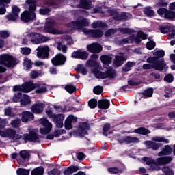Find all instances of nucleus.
<instances>
[{
	"mask_svg": "<svg viewBox=\"0 0 175 175\" xmlns=\"http://www.w3.org/2000/svg\"><path fill=\"white\" fill-rule=\"evenodd\" d=\"M25 10L21 14V20L24 23L33 21L36 18V2L33 0H26L24 5Z\"/></svg>",
	"mask_w": 175,
	"mask_h": 175,
	"instance_id": "1",
	"label": "nucleus"
},
{
	"mask_svg": "<svg viewBox=\"0 0 175 175\" xmlns=\"http://www.w3.org/2000/svg\"><path fill=\"white\" fill-rule=\"evenodd\" d=\"M8 122L5 120H2L0 121V136L1 137H9L12 139L14 142H17L19 139H21V135L16 133V130L12 129H7L5 131L3 129L6 126Z\"/></svg>",
	"mask_w": 175,
	"mask_h": 175,
	"instance_id": "2",
	"label": "nucleus"
},
{
	"mask_svg": "<svg viewBox=\"0 0 175 175\" xmlns=\"http://www.w3.org/2000/svg\"><path fill=\"white\" fill-rule=\"evenodd\" d=\"M91 71L96 79H113L116 76V71L111 67H109L105 72L99 71L96 68H92Z\"/></svg>",
	"mask_w": 175,
	"mask_h": 175,
	"instance_id": "3",
	"label": "nucleus"
},
{
	"mask_svg": "<svg viewBox=\"0 0 175 175\" xmlns=\"http://www.w3.org/2000/svg\"><path fill=\"white\" fill-rule=\"evenodd\" d=\"M54 25H55V21H54V19L47 18L44 26L46 32L52 33L53 35H62L64 31L53 28V27H54Z\"/></svg>",
	"mask_w": 175,
	"mask_h": 175,
	"instance_id": "4",
	"label": "nucleus"
},
{
	"mask_svg": "<svg viewBox=\"0 0 175 175\" xmlns=\"http://www.w3.org/2000/svg\"><path fill=\"white\" fill-rule=\"evenodd\" d=\"M146 62L148 64H144L142 66L143 69H154V70H159V72H162L163 64L158 65L157 62V58H151L148 57L146 59Z\"/></svg>",
	"mask_w": 175,
	"mask_h": 175,
	"instance_id": "5",
	"label": "nucleus"
},
{
	"mask_svg": "<svg viewBox=\"0 0 175 175\" xmlns=\"http://www.w3.org/2000/svg\"><path fill=\"white\" fill-rule=\"evenodd\" d=\"M0 64L7 68H14V66L16 65V59L7 54L0 55Z\"/></svg>",
	"mask_w": 175,
	"mask_h": 175,
	"instance_id": "6",
	"label": "nucleus"
},
{
	"mask_svg": "<svg viewBox=\"0 0 175 175\" xmlns=\"http://www.w3.org/2000/svg\"><path fill=\"white\" fill-rule=\"evenodd\" d=\"M33 90H36V94H46L47 85L44 83H33L32 81H29V92Z\"/></svg>",
	"mask_w": 175,
	"mask_h": 175,
	"instance_id": "7",
	"label": "nucleus"
},
{
	"mask_svg": "<svg viewBox=\"0 0 175 175\" xmlns=\"http://www.w3.org/2000/svg\"><path fill=\"white\" fill-rule=\"evenodd\" d=\"M37 57L41 59H46L50 55V48L49 46H40L37 48Z\"/></svg>",
	"mask_w": 175,
	"mask_h": 175,
	"instance_id": "8",
	"label": "nucleus"
},
{
	"mask_svg": "<svg viewBox=\"0 0 175 175\" xmlns=\"http://www.w3.org/2000/svg\"><path fill=\"white\" fill-rule=\"evenodd\" d=\"M83 32L89 38H96L99 39L103 36V31L100 29H88L87 28L83 29Z\"/></svg>",
	"mask_w": 175,
	"mask_h": 175,
	"instance_id": "9",
	"label": "nucleus"
},
{
	"mask_svg": "<svg viewBox=\"0 0 175 175\" xmlns=\"http://www.w3.org/2000/svg\"><path fill=\"white\" fill-rule=\"evenodd\" d=\"M71 6H76L77 8H81L82 9H90L91 1L89 0H70Z\"/></svg>",
	"mask_w": 175,
	"mask_h": 175,
	"instance_id": "10",
	"label": "nucleus"
},
{
	"mask_svg": "<svg viewBox=\"0 0 175 175\" xmlns=\"http://www.w3.org/2000/svg\"><path fill=\"white\" fill-rule=\"evenodd\" d=\"M40 124L43 125L44 128L40 129V131L42 135H47L51 132L53 124L46 118H42L40 120Z\"/></svg>",
	"mask_w": 175,
	"mask_h": 175,
	"instance_id": "11",
	"label": "nucleus"
},
{
	"mask_svg": "<svg viewBox=\"0 0 175 175\" xmlns=\"http://www.w3.org/2000/svg\"><path fill=\"white\" fill-rule=\"evenodd\" d=\"M154 57L151 58H156L157 62V65H163L162 70H163V68L165 66H166V64H165V59L162 58L165 56V51H158L153 53Z\"/></svg>",
	"mask_w": 175,
	"mask_h": 175,
	"instance_id": "12",
	"label": "nucleus"
},
{
	"mask_svg": "<svg viewBox=\"0 0 175 175\" xmlns=\"http://www.w3.org/2000/svg\"><path fill=\"white\" fill-rule=\"evenodd\" d=\"M128 59V55L124 53H120L119 55L115 56V59L113 60V65L118 68L121 66V65H124V61Z\"/></svg>",
	"mask_w": 175,
	"mask_h": 175,
	"instance_id": "13",
	"label": "nucleus"
},
{
	"mask_svg": "<svg viewBox=\"0 0 175 175\" xmlns=\"http://www.w3.org/2000/svg\"><path fill=\"white\" fill-rule=\"evenodd\" d=\"M65 61H66V57L61 53L56 55L55 57L51 59V62L54 66L64 65V64H65Z\"/></svg>",
	"mask_w": 175,
	"mask_h": 175,
	"instance_id": "14",
	"label": "nucleus"
},
{
	"mask_svg": "<svg viewBox=\"0 0 175 175\" xmlns=\"http://www.w3.org/2000/svg\"><path fill=\"white\" fill-rule=\"evenodd\" d=\"M44 106V103L37 101L31 106V110L32 113H34V114H42V113H43Z\"/></svg>",
	"mask_w": 175,
	"mask_h": 175,
	"instance_id": "15",
	"label": "nucleus"
},
{
	"mask_svg": "<svg viewBox=\"0 0 175 175\" xmlns=\"http://www.w3.org/2000/svg\"><path fill=\"white\" fill-rule=\"evenodd\" d=\"M19 165H24L27 161H29V153L27 150H21L19 152V157L17 159Z\"/></svg>",
	"mask_w": 175,
	"mask_h": 175,
	"instance_id": "16",
	"label": "nucleus"
},
{
	"mask_svg": "<svg viewBox=\"0 0 175 175\" xmlns=\"http://www.w3.org/2000/svg\"><path fill=\"white\" fill-rule=\"evenodd\" d=\"M88 25H90L88 19H83L77 22L73 21L70 23V26L74 29H80L82 27H88Z\"/></svg>",
	"mask_w": 175,
	"mask_h": 175,
	"instance_id": "17",
	"label": "nucleus"
},
{
	"mask_svg": "<svg viewBox=\"0 0 175 175\" xmlns=\"http://www.w3.org/2000/svg\"><path fill=\"white\" fill-rule=\"evenodd\" d=\"M89 53H93V54H99L102 51V46L99 43H92L87 46Z\"/></svg>",
	"mask_w": 175,
	"mask_h": 175,
	"instance_id": "18",
	"label": "nucleus"
},
{
	"mask_svg": "<svg viewBox=\"0 0 175 175\" xmlns=\"http://www.w3.org/2000/svg\"><path fill=\"white\" fill-rule=\"evenodd\" d=\"M23 140H29V142H33V143H40L39 136L33 132H31L29 134H24Z\"/></svg>",
	"mask_w": 175,
	"mask_h": 175,
	"instance_id": "19",
	"label": "nucleus"
},
{
	"mask_svg": "<svg viewBox=\"0 0 175 175\" xmlns=\"http://www.w3.org/2000/svg\"><path fill=\"white\" fill-rule=\"evenodd\" d=\"M71 57L79 59H88V52L77 50L72 53Z\"/></svg>",
	"mask_w": 175,
	"mask_h": 175,
	"instance_id": "20",
	"label": "nucleus"
},
{
	"mask_svg": "<svg viewBox=\"0 0 175 175\" xmlns=\"http://www.w3.org/2000/svg\"><path fill=\"white\" fill-rule=\"evenodd\" d=\"M88 129H90L88 124H87L86 122H83L80 124L77 131V134L81 137H84V136L88 135V132L87 131Z\"/></svg>",
	"mask_w": 175,
	"mask_h": 175,
	"instance_id": "21",
	"label": "nucleus"
},
{
	"mask_svg": "<svg viewBox=\"0 0 175 175\" xmlns=\"http://www.w3.org/2000/svg\"><path fill=\"white\" fill-rule=\"evenodd\" d=\"M172 161H173V157L172 156L159 157L156 159V162L159 166H162L163 165H169Z\"/></svg>",
	"mask_w": 175,
	"mask_h": 175,
	"instance_id": "22",
	"label": "nucleus"
},
{
	"mask_svg": "<svg viewBox=\"0 0 175 175\" xmlns=\"http://www.w3.org/2000/svg\"><path fill=\"white\" fill-rule=\"evenodd\" d=\"M33 113L30 111H25L21 113L22 122H28V121H32L34 118Z\"/></svg>",
	"mask_w": 175,
	"mask_h": 175,
	"instance_id": "23",
	"label": "nucleus"
},
{
	"mask_svg": "<svg viewBox=\"0 0 175 175\" xmlns=\"http://www.w3.org/2000/svg\"><path fill=\"white\" fill-rule=\"evenodd\" d=\"M77 121V119L75 118L72 115H70L65 120L64 122V126L66 129L69 131L70 129H72L73 128V126H72V122H76Z\"/></svg>",
	"mask_w": 175,
	"mask_h": 175,
	"instance_id": "24",
	"label": "nucleus"
},
{
	"mask_svg": "<svg viewBox=\"0 0 175 175\" xmlns=\"http://www.w3.org/2000/svg\"><path fill=\"white\" fill-rule=\"evenodd\" d=\"M13 91H22V92H29V81L25 83L22 85H15L13 87Z\"/></svg>",
	"mask_w": 175,
	"mask_h": 175,
	"instance_id": "25",
	"label": "nucleus"
},
{
	"mask_svg": "<svg viewBox=\"0 0 175 175\" xmlns=\"http://www.w3.org/2000/svg\"><path fill=\"white\" fill-rule=\"evenodd\" d=\"M170 9L172 11H169L167 10V12L165 13V18H168L169 20H172V18H175V2L170 4Z\"/></svg>",
	"mask_w": 175,
	"mask_h": 175,
	"instance_id": "26",
	"label": "nucleus"
},
{
	"mask_svg": "<svg viewBox=\"0 0 175 175\" xmlns=\"http://www.w3.org/2000/svg\"><path fill=\"white\" fill-rule=\"evenodd\" d=\"M40 37V34L38 33L31 32L27 35V38L33 43V44H38L39 38Z\"/></svg>",
	"mask_w": 175,
	"mask_h": 175,
	"instance_id": "27",
	"label": "nucleus"
},
{
	"mask_svg": "<svg viewBox=\"0 0 175 175\" xmlns=\"http://www.w3.org/2000/svg\"><path fill=\"white\" fill-rule=\"evenodd\" d=\"M98 109H103V110H107L110 107V100L107 99H102L98 101Z\"/></svg>",
	"mask_w": 175,
	"mask_h": 175,
	"instance_id": "28",
	"label": "nucleus"
},
{
	"mask_svg": "<svg viewBox=\"0 0 175 175\" xmlns=\"http://www.w3.org/2000/svg\"><path fill=\"white\" fill-rule=\"evenodd\" d=\"M64 120H65V115L59 114V116L53 120L57 128L64 127Z\"/></svg>",
	"mask_w": 175,
	"mask_h": 175,
	"instance_id": "29",
	"label": "nucleus"
},
{
	"mask_svg": "<svg viewBox=\"0 0 175 175\" xmlns=\"http://www.w3.org/2000/svg\"><path fill=\"white\" fill-rule=\"evenodd\" d=\"M173 152V149L170 146L165 145L164 148L158 153V157H163L165 155H170Z\"/></svg>",
	"mask_w": 175,
	"mask_h": 175,
	"instance_id": "30",
	"label": "nucleus"
},
{
	"mask_svg": "<svg viewBox=\"0 0 175 175\" xmlns=\"http://www.w3.org/2000/svg\"><path fill=\"white\" fill-rule=\"evenodd\" d=\"M109 13L110 16L113 17V20H116V21L124 20V16L122 14L120 15L118 11L116 10H109Z\"/></svg>",
	"mask_w": 175,
	"mask_h": 175,
	"instance_id": "31",
	"label": "nucleus"
},
{
	"mask_svg": "<svg viewBox=\"0 0 175 175\" xmlns=\"http://www.w3.org/2000/svg\"><path fill=\"white\" fill-rule=\"evenodd\" d=\"M79 166L76 165H71L70 167H68L67 168H65L63 174L64 175H71L73 174V173H76L78 170H79Z\"/></svg>",
	"mask_w": 175,
	"mask_h": 175,
	"instance_id": "32",
	"label": "nucleus"
},
{
	"mask_svg": "<svg viewBox=\"0 0 175 175\" xmlns=\"http://www.w3.org/2000/svg\"><path fill=\"white\" fill-rule=\"evenodd\" d=\"M145 144L148 148H150L154 151L159 150V144H157L153 141H146Z\"/></svg>",
	"mask_w": 175,
	"mask_h": 175,
	"instance_id": "33",
	"label": "nucleus"
},
{
	"mask_svg": "<svg viewBox=\"0 0 175 175\" xmlns=\"http://www.w3.org/2000/svg\"><path fill=\"white\" fill-rule=\"evenodd\" d=\"M142 39L144 40L147 39V36L143 31H139L137 34V37L134 36L133 42L136 43H141Z\"/></svg>",
	"mask_w": 175,
	"mask_h": 175,
	"instance_id": "34",
	"label": "nucleus"
},
{
	"mask_svg": "<svg viewBox=\"0 0 175 175\" xmlns=\"http://www.w3.org/2000/svg\"><path fill=\"white\" fill-rule=\"evenodd\" d=\"M92 28H106L107 27V24L105 23V22H102L101 21H96L92 24Z\"/></svg>",
	"mask_w": 175,
	"mask_h": 175,
	"instance_id": "35",
	"label": "nucleus"
},
{
	"mask_svg": "<svg viewBox=\"0 0 175 175\" xmlns=\"http://www.w3.org/2000/svg\"><path fill=\"white\" fill-rule=\"evenodd\" d=\"M20 102L21 106H27V105H31V98H29V96L24 94Z\"/></svg>",
	"mask_w": 175,
	"mask_h": 175,
	"instance_id": "36",
	"label": "nucleus"
},
{
	"mask_svg": "<svg viewBox=\"0 0 175 175\" xmlns=\"http://www.w3.org/2000/svg\"><path fill=\"white\" fill-rule=\"evenodd\" d=\"M100 59L102 63H103L105 65H107L109 64H111L113 61V58L109 55H103L100 57Z\"/></svg>",
	"mask_w": 175,
	"mask_h": 175,
	"instance_id": "37",
	"label": "nucleus"
},
{
	"mask_svg": "<svg viewBox=\"0 0 175 175\" xmlns=\"http://www.w3.org/2000/svg\"><path fill=\"white\" fill-rule=\"evenodd\" d=\"M140 139L136 137L127 136L125 137V144H131V143H139Z\"/></svg>",
	"mask_w": 175,
	"mask_h": 175,
	"instance_id": "38",
	"label": "nucleus"
},
{
	"mask_svg": "<svg viewBox=\"0 0 175 175\" xmlns=\"http://www.w3.org/2000/svg\"><path fill=\"white\" fill-rule=\"evenodd\" d=\"M44 173V168L40 166L31 170V175H43Z\"/></svg>",
	"mask_w": 175,
	"mask_h": 175,
	"instance_id": "39",
	"label": "nucleus"
},
{
	"mask_svg": "<svg viewBox=\"0 0 175 175\" xmlns=\"http://www.w3.org/2000/svg\"><path fill=\"white\" fill-rule=\"evenodd\" d=\"M136 65V62H128L123 67L122 70L124 72H129L131 68H133Z\"/></svg>",
	"mask_w": 175,
	"mask_h": 175,
	"instance_id": "40",
	"label": "nucleus"
},
{
	"mask_svg": "<svg viewBox=\"0 0 175 175\" xmlns=\"http://www.w3.org/2000/svg\"><path fill=\"white\" fill-rule=\"evenodd\" d=\"M86 65L89 67L95 66L94 68H96V69L100 68V64H99L98 62H96V61L92 59H90L89 60H88V62H86Z\"/></svg>",
	"mask_w": 175,
	"mask_h": 175,
	"instance_id": "41",
	"label": "nucleus"
},
{
	"mask_svg": "<svg viewBox=\"0 0 175 175\" xmlns=\"http://www.w3.org/2000/svg\"><path fill=\"white\" fill-rule=\"evenodd\" d=\"M154 94V90L152 88H148L146 89L143 93V98L144 99H146V98H151L152 96V94Z\"/></svg>",
	"mask_w": 175,
	"mask_h": 175,
	"instance_id": "42",
	"label": "nucleus"
},
{
	"mask_svg": "<svg viewBox=\"0 0 175 175\" xmlns=\"http://www.w3.org/2000/svg\"><path fill=\"white\" fill-rule=\"evenodd\" d=\"M21 124V119L18 118H16L15 119L12 120L10 122V125L12 126V128H18Z\"/></svg>",
	"mask_w": 175,
	"mask_h": 175,
	"instance_id": "43",
	"label": "nucleus"
},
{
	"mask_svg": "<svg viewBox=\"0 0 175 175\" xmlns=\"http://www.w3.org/2000/svg\"><path fill=\"white\" fill-rule=\"evenodd\" d=\"M135 39V36H131L126 38H123L120 40L122 44H126L128 43H133V40Z\"/></svg>",
	"mask_w": 175,
	"mask_h": 175,
	"instance_id": "44",
	"label": "nucleus"
},
{
	"mask_svg": "<svg viewBox=\"0 0 175 175\" xmlns=\"http://www.w3.org/2000/svg\"><path fill=\"white\" fill-rule=\"evenodd\" d=\"M135 133H139V135H148L150 133L149 130H147L143 127L137 129L134 131Z\"/></svg>",
	"mask_w": 175,
	"mask_h": 175,
	"instance_id": "45",
	"label": "nucleus"
},
{
	"mask_svg": "<svg viewBox=\"0 0 175 175\" xmlns=\"http://www.w3.org/2000/svg\"><path fill=\"white\" fill-rule=\"evenodd\" d=\"M23 66H25L26 70H28V69H32V61L27 57H25L24 59Z\"/></svg>",
	"mask_w": 175,
	"mask_h": 175,
	"instance_id": "46",
	"label": "nucleus"
},
{
	"mask_svg": "<svg viewBox=\"0 0 175 175\" xmlns=\"http://www.w3.org/2000/svg\"><path fill=\"white\" fill-rule=\"evenodd\" d=\"M57 50H59V51H62V53L65 54V53H66V51L68 50V46H66V45L62 44V42H57Z\"/></svg>",
	"mask_w": 175,
	"mask_h": 175,
	"instance_id": "47",
	"label": "nucleus"
},
{
	"mask_svg": "<svg viewBox=\"0 0 175 175\" xmlns=\"http://www.w3.org/2000/svg\"><path fill=\"white\" fill-rule=\"evenodd\" d=\"M162 172H163L165 175H174V172L169 166L163 167Z\"/></svg>",
	"mask_w": 175,
	"mask_h": 175,
	"instance_id": "48",
	"label": "nucleus"
},
{
	"mask_svg": "<svg viewBox=\"0 0 175 175\" xmlns=\"http://www.w3.org/2000/svg\"><path fill=\"white\" fill-rule=\"evenodd\" d=\"M142 161L145 162L147 165H157V161L151 159V157H144L142 158Z\"/></svg>",
	"mask_w": 175,
	"mask_h": 175,
	"instance_id": "49",
	"label": "nucleus"
},
{
	"mask_svg": "<svg viewBox=\"0 0 175 175\" xmlns=\"http://www.w3.org/2000/svg\"><path fill=\"white\" fill-rule=\"evenodd\" d=\"M109 173L111 174H118V173H122V169H120L118 167H109L108 168Z\"/></svg>",
	"mask_w": 175,
	"mask_h": 175,
	"instance_id": "50",
	"label": "nucleus"
},
{
	"mask_svg": "<svg viewBox=\"0 0 175 175\" xmlns=\"http://www.w3.org/2000/svg\"><path fill=\"white\" fill-rule=\"evenodd\" d=\"M44 5H48V6H54V8H57L58 6L57 0H46L44 1Z\"/></svg>",
	"mask_w": 175,
	"mask_h": 175,
	"instance_id": "51",
	"label": "nucleus"
},
{
	"mask_svg": "<svg viewBox=\"0 0 175 175\" xmlns=\"http://www.w3.org/2000/svg\"><path fill=\"white\" fill-rule=\"evenodd\" d=\"M5 18L8 20V21H16L18 17L17 15H14V14L10 13L8 15H5Z\"/></svg>",
	"mask_w": 175,
	"mask_h": 175,
	"instance_id": "52",
	"label": "nucleus"
},
{
	"mask_svg": "<svg viewBox=\"0 0 175 175\" xmlns=\"http://www.w3.org/2000/svg\"><path fill=\"white\" fill-rule=\"evenodd\" d=\"M77 71L82 75H87L88 73V70H87V68H85L83 64L78 65Z\"/></svg>",
	"mask_w": 175,
	"mask_h": 175,
	"instance_id": "53",
	"label": "nucleus"
},
{
	"mask_svg": "<svg viewBox=\"0 0 175 175\" xmlns=\"http://www.w3.org/2000/svg\"><path fill=\"white\" fill-rule=\"evenodd\" d=\"M144 13L146 16H148V17H152L154 14H155V12L154 10H151L150 8H146L144 10Z\"/></svg>",
	"mask_w": 175,
	"mask_h": 175,
	"instance_id": "54",
	"label": "nucleus"
},
{
	"mask_svg": "<svg viewBox=\"0 0 175 175\" xmlns=\"http://www.w3.org/2000/svg\"><path fill=\"white\" fill-rule=\"evenodd\" d=\"M17 175H29V170L19 168L16 170Z\"/></svg>",
	"mask_w": 175,
	"mask_h": 175,
	"instance_id": "55",
	"label": "nucleus"
},
{
	"mask_svg": "<svg viewBox=\"0 0 175 175\" xmlns=\"http://www.w3.org/2000/svg\"><path fill=\"white\" fill-rule=\"evenodd\" d=\"M159 29L161 33H167L170 31V27L166 25H161L159 27Z\"/></svg>",
	"mask_w": 175,
	"mask_h": 175,
	"instance_id": "56",
	"label": "nucleus"
},
{
	"mask_svg": "<svg viewBox=\"0 0 175 175\" xmlns=\"http://www.w3.org/2000/svg\"><path fill=\"white\" fill-rule=\"evenodd\" d=\"M21 98H23V95L21 93L18 92L14 94V96L12 97V102H20L21 100Z\"/></svg>",
	"mask_w": 175,
	"mask_h": 175,
	"instance_id": "57",
	"label": "nucleus"
},
{
	"mask_svg": "<svg viewBox=\"0 0 175 175\" xmlns=\"http://www.w3.org/2000/svg\"><path fill=\"white\" fill-rule=\"evenodd\" d=\"M49 40H50V37L42 36L40 34L38 44H40V43H46V42H49Z\"/></svg>",
	"mask_w": 175,
	"mask_h": 175,
	"instance_id": "58",
	"label": "nucleus"
},
{
	"mask_svg": "<svg viewBox=\"0 0 175 175\" xmlns=\"http://www.w3.org/2000/svg\"><path fill=\"white\" fill-rule=\"evenodd\" d=\"M65 90L69 94H73V92H75V91H76V87H75L72 85H66L65 86Z\"/></svg>",
	"mask_w": 175,
	"mask_h": 175,
	"instance_id": "59",
	"label": "nucleus"
},
{
	"mask_svg": "<svg viewBox=\"0 0 175 175\" xmlns=\"http://www.w3.org/2000/svg\"><path fill=\"white\" fill-rule=\"evenodd\" d=\"M152 139L153 140V142H163L164 143H166V144L169 143V139L165 137H152Z\"/></svg>",
	"mask_w": 175,
	"mask_h": 175,
	"instance_id": "60",
	"label": "nucleus"
},
{
	"mask_svg": "<svg viewBox=\"0 0 175 175\" xmlns=\"http://www.w3.org/2000/svg\"><path fill=\"white\" fill-rule=\"evenodd\" d=\"M88 105L90 107V109H95V107L98 106V101L95 99H91L88 102Z\"/></svg>",
	"mask_w": 175,
	"mask_h": 175,
	"instance_id": "61",
	"label": "nucleus"
},
{
	"mask_svg": "<svg viewBox=\"0 0 175 175\" xmlns=\"http://www.w3.org/2000/svg\"><path fill=\"white\" fill-rule=\"evenodd\" d=\"M12 12L14 16L18 17V14H20V8L17 5H12Z\"/></svg>",
	"mask_w": 175,
	"mask_h": 175,
	"instance_id": "62",
	"label": "nucleus"
},
{
	"mask_svg": "<svg viewBox=\"0 0 175 175\" xmlns=\"http://www.w3.org/2000/svg\"><path fill=\"white\" fill-rule=\"evenodd\" d=\"M169 34H168V39H173L174 38L175 36V27H170V31H168Z\"/></svg>",
	"mask_w": 175,
	"mask_h": 175,
	"instance_id": "63",
	"label": "nucleus"
},
{
	"mask_svg": "<svg viewBox=\"0 0 175 175\" xmlns=\"http://www.w3.org/2000/svg\"><path fill=\"white\" fill-rule=\"evenodd\" d=\"M61 172L58 169H53L48 172V175H59Z\"/></svg>",
	"mask_w": 175,
	"mask_h": 175,
	"instance_id": "64",
	"label": "nucleus"
}]
</instances>
